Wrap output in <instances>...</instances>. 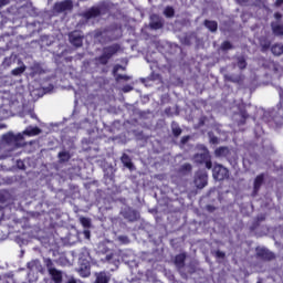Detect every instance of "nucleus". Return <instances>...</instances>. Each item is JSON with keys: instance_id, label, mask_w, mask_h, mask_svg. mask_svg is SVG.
Returning a JSON list of instances; mask_svg holds the SVG:
<instances>
[{"instance_id": "9b49d317", "label": "nucleus", "mask_w": 283, "mask_h": 283, "mask_svg": "<svg viewBox=\"0 0 283 283\" xmlns=\"http://www.w3.org/2000/svg\"><path fill=\"white\" fill-rule=\"evenodd\" d=\"M262 185H264V175H259L254 179L252 196H258Z\"/></svg>"}, {"instance_id": "f3484780", "label": "nucleus", "mask_w": 283, "mask_h": 283, "mask_svg": "<svg viewBox=\"0 0 283 283\" xmlns=\"http://www.w3.org/2000/svg\"><path fill=\"white\" fill-rule=\"evenodd\" d=\"M24 136H39L41 134V128L29 126L23 130Z\"/></svg>"}, {"instance_id": "864d4df0", "label": "nucleus", "mask_w": 283, "mask_h": 283, "mask_svg": "<svg viewBox=\"0 0 283 283\" xmlns=\"http://www.w3.org/2000/svg\"><path fill=\"white\" fill-rule=\"evenodd\" d=\"M216 255H217L218 258H221V259H222V258H224L226 254H224V252H222V251H217V252H216Z\"/></svg>"}, {"instance_id": "c03bdc74", "label": "nucleus", "mask_w": 283, "mask_h": 283, "mask_svg": "<svg viewBox=\"0 0 283 283\" xmlns=\"http://www.w3.org/2000/svg\"><path fill=\"white\" fill-rule=\"evenodd\" d=\"M23 136H25V134H23V133H19L18 135H14V137H15V146L19 145L20 140H23Z\"/></svg>"}, {"instance_id": "5701e85b", "label": "nucleus", "mask_w": 283, "mask_h": 283, "mask_svg": "<svg viewBox=\"0 0 283 283\" xmlns=\"http://www.w3.org/2000/svg\"><path fill=\"white\" fill-rule=\"evenodd\" d=\"M271 52L272 54H274V56H281V54H283V44L282 43L274 44L271 48Z\"/></svg>"}, {"instance_id": "603ef678", "label": "nucleus", "mask_w": 283, "mask_h": 283, "mask_svg": "<svg viewBox=\"0 0 283 283\" xmlns=\"http://www.w3.org/2000/svg\"><path fill=\"white\" fill-rule=\"evenodd\" d=\"M118 70H125V67H123L122 65H116L114 67V74H116L118 72Z\"/></svg>"}, {"instance_id": "49530a36", "label": "nucleus", "mask_w": 283, "mask_h": 283, "mask_svg": "<svg viewBox=\"0 0 283 283\" xmlns=\"http://www.w3.org/2000/svg\"><path fill=\"white\" fill-rule=\"evenodd\" d=\"M122 90H123L124 93L127 94V92H132V90H134V87L130 86V85H126V86H124Z\"/></svg>"}, {"instance_id": "680f3d73", "label": "nucleus", "mask_w": 283, "mask_h": 283, "mask_svg": "<svg viewBox=\"0 0 283 283\" xmlns=\"http://www.w3.org/2000/svg\"><path fill=\"white\" fill-rule=\"evenodd\" d=\"M262 0H250V3H260Z\"/></svg>"}, {"instance_id": "6e6d98bb", "label": "nucleus", "mask_w": 283, "mask_h": 283, "mask_svg": "<svg viewBox=\"0 0 283 283\" xmlns=\"http://www.w3.org/2000/svg\"><path fill=\"white\" fill-rule=\"evenodd\" d=\"M84 238L90 240V230H84Z\"/></svg>"}, {"instance_id": "6e6552de", "label": "nucleus", "mask_w": 283, "mask_h": 283, "mask_svg": "<svg viewBox=\"0 0 283 283\" xmlns=\"http://www.w3.org/2000/svg\"><path fill=\"white\" fill-rule=\"evenodd\" d=\"M73 8L74 4L72 0H64L54 4L55 12H67V10H72Z\"/></svg>"}, {"instance_id": "09e8293b", "label": "nucleus", "mask_w": 283, "mask_h": 283, "mask_svg": "<svg viewBox=\"0 0 283 283\" xmlns=\"http://www.w3.org/2000/svg\"><path fill=\"white\" fill-rule=\"evenodd\" d=\"M189 136H184L182 138H181V145H187V143H189Z\"/></svg>"}, {"instance_id": "e433bc0d", "label": "nucleus", "mask_w": 283, "mask_h": 283, "mask_svg": "<svg viewBox=\"0 0 283 283\" xmlns=\"http://www.w3.org/2000/svg\"><path fill=\"white\" fill-rule=\"evenodd\" d=\"M64 283H77L76 279L73 275H69L67 273L64 275Z\"/></svg>"}, {"instance_id": "a18cd8bd", "label": "nucleus", "mask_w": 283, "mask_h": 283, "mask_svg": "<svg viewBox=\"0 0 283 283\" xmlns=\"http://www.w3.org/2000/svg\"><path fill=\"white\" fill-rule=\"evenodd\" d=\"M181 171H184V172H189V171H191V165H190V164H184V165L181 166Z\"/></svg>"}, {"instance_id": "a19ab883", "label": "nucleus", "mask_w": 283, "mask_h": 283, "mask_svg": "<svg viewBox=\"0 0 283 283\" xmlns=\"http://www.w3.org/2000/svg\"><path fill=\"white\" fill-rule=\"evenodd\" d=\"M148 81H160V75L158 73H151L148 76Z\"/></svg>"}, {"instance_id": "b1692460", "label": "nucleus", "mask_w": 283, "mask_h": 283, "mask_svg": "<svg viewBox=\"0 0 283 283\" xmlns=\"http://www.w3.org/2000/svg\"><path fill=\"white\" fill-rule=\"evenodd\" d=\"M2 139L8 143V145H17V137L13 133H9L2 136Z\"/></svg>"}, {"instance_id": "79ce46f5", "label": "nucleus", "mask_w": 283, "mask_h": 283, "mask_svg": "<svg viewBox=\"0 0 283 283\" xmlns=\"http://www.w3.org/2000/svg\"><path fill=\"white\" fill-rule=\"evenodd\" d=\"M221 48L222 50H232L233 45L231 44V42L226 41L222 43Z\"/></svg>"}, {"instance_id": "72a5a7b5", "label": "nucleus", "mask_w": 283, "mask_h": 283, "mask_svg": "<svg viewBox=\"0 0 283 283\" xmlns=\"http://www.w3.org/2000/svg\"><path fill=\"white\" fill-rule=\"evenodd\" d=\"M80 222L85 229H90V227H92V221L85 217H81Z\"/></svg>"}, {"instance_id": "ea45409f", "label": "nucleus", "mask_w": 283, "mask_h": 283, "mask_svg": "<svg viewBox=\"0 0 283 283\" xmlns=\"http://www.w3.org/2000/svg\"><path fill=\"white\" fill-rule=\"evenodd\" d=\"M209 138H210V143H212V145H218L220 143V139L216 136H213V134L209 133Z\"/></svg>"}, {"instance_id": "393cba45", "label": "nucleus", "mask_w": 283, "mask_h": 283, "mask_svg": "<svg viewBox=\"0 0 283 283\" xmlns=\"http://www.w3.org/2000/svg\"><path fill=\"white\" fill-rule=\"evenodd\" d=\"M205 25L210 32H217L218 31V22L211 21V20H206Z\"/></svg>"}, {"instance_id": "3c124183", "label": "nucleus", "mask_w": 283, "mask_h": 283, "mask_svg": "<svg viewBox=\"0 0 283 283\" xmlns=\"http://www.w3.org/2000/svg\"><path fill=\"white\" fill-rule=\"evenodd\" d=\"M10 3V0H0V8H3V6H8Z\"/></svg>"}, {"instance_id": "052dcab7", "label": "nucleus", "mask_w": 283, "mask_h": 283, "mask_svg": "<svg viewBox=\"0 0 283 283\" xmlns=\"http://www.w3.org/2000/svg\"><path fill=\"white\" fill-rule=\"evenodd\" d=\"M274 17H275V19H282V14H280V13H275Z\"/></svg>"}, {"instance_id": "8fccbe9b", "label": "nucleus", "mask_w": 283, "mask_h": 283, "mask_svg": "<svg viewBox=\"0 0 283 283\" xmlns=\"http://www.w3.org/2000/svg\"><path fill=\"white\" fill-rule=\"evenodd\" d=\"M17 165L19 169H25V165L23 164V161L18 160Z\"/></svg>"}, {"instance_id": "bb28decb", "label": "nucleus", "mask_w": 283, "mask_h": 283, "mask_svg": "<svg viewBox=\"0 0 283 283\" xmlns=\"http://www.w3.org/2000/svg\"><path fill=\"white\" fill-rule=\"evenodd\" d=\"M171 132H172L174 136L176 138H178V136H180V134H182V128H180V125H178V123L172 122L171 123Z\"/></svg>"}, {"instance_id": "dca6fc26", "label": "nucleus", "mask_w": 283, "mask_h": 283, "mask_svg": "<svg viewBox=\"0 0 283 283\" xmlns=\"http://www.w3.org/2000/svg\"><path fill=\"white\" fill-rule=\"evenodd\" d=\"M101 15V9L99 8H92L91 10L86 11L84 13L85 19H94L96 17Z\"/></svg>"}, {"instance_id": "2eb2a0df", "label": "nucleus", "mask_w": 283, "mask_h": 283, "mask_svg": "<svg viewBox=\"0 0 283 283\" xmlns=\"http://www.w3.org/2000/svg\"><path fill=\"white\" fill-rule=\"evenodd\" d=\"M185 260H187V254H185V253L178 254L175 258V264H176L177 269L185 268Z\"/></svg>"}, {"instance_id": "cd10ccee", "label": "nucleus", "mask_w": 283, "mask_h": 283, "mask_svg": "<svg viewBox=\"0 0 283 283\" xmlns=\"http://www.w3.org/2000/svg\"><path fill=\"white\" fill-rule=\"evenodd\" d=\"M272 30H273L274 34H276L277 36L283 35V24L273 22Z\"/></svg>"}, {"instance_id": "5fc2aeb1", "label": "nucleus", "mask_w": 283, "mask_h": 283, "mask_svg": "<svg viewBox=\"0 0 283 283\" xmlns=\"http://www.w3.org/2000/svg\"><path fill=\"white\" fill-rule=\"evenodd\" d=\"M118 240L120 241V242H127V237H125V235H120V237H118Z\"/></svg>"}, {"instance_id": "4468645a", "label": "nucleus", "mask_w": 283, "mask_h": 283, "mask_svg": "<svg viewBox=\"0 0 283 283\" xmlns=\"http://www.w3.org/2000/svg\"><path fill=\"white\" fill-rule=\"evenodd\" d=\"M95 283H108L109 274L107 272L95 273Z\"/></svg>"}, {"instance_id": "1a4fd4ad", "label": "nucleus", "mask_w": 283, "mask_h": 283, "mask_svg": "<svg viewBox=\"0 0 283 283\" xmlns=\"http://www.w3.org/2000/svg\"><path fill=\"white\" fill-rule=\"evenodd\" d=\"M69 41L75 48H81L83 45V35L77 31L71 32L69 34Z\"/></svg>"}, {"instance_id": "de8ad7c7", "label": "nucleus", "mask_w": 283, "mask_h": 283, "mask_svg": "<svg viewBox=\"0 0 283 283\" xmlns=\"http://www.w3.org/2000/svg\"><path fill=\"white\" fill-rule=\"evenodd\" d=\"M256 220H258V222H264V220H266V216H264V214H259L258 217H256Z\"/></svg>"}, {"instance_id": "0e129e2a", "label": "nucleus", "mask_w": 283, "mask_h": 283, "mask_svg": "<svg viewBox=\"0 0 283 283\" xmlns=\"http://www.w3.org/2000/svg\"><path fill=\"white\" fill-rule=\"evenodd\" d=\"M0 202H3V197L0 196Z\"/></svg>"}, {"instance_id": "6ab92c4d", "label": "nucleus", "mask_w": 283, "mask_h": 283, "mask_svg": "<svg viewBox=\"0 0 283 283\" xmlns=\"http://www.w3.org/2000/svg\"><path fill=\"white\" fill-rule=\"evenodd\" d=\"M231 151L229 150V147H219L214 150L216 156L219 158H227Z\"/></svg>"}, {"instance_id": "69168bd1", "label": "nucleus", "mask_w": 283, "mask_h": 283, "mask_svg": "<svg viewBox=\"0 0 283 283\" xmlns=\"http://www.w3.org/2000/svg\"><path fill=\"white\" fill-rule=\"evenodd\" d=\"M258 283H262V281H259Z\"/></svg>"}, {"instance_id": "aec40b11", "label": "nucleus", "mask_w": 283, "mask_h": 283, "mask_svg": "<svg viewBox=\"0 0 283 283\" xmlns=\"http://www.w3.org/2000/svg\"><path fill=\"white\" fill-rule=\"evenodd\" d=\"M29 271H41V261L32 260L27 264Z\"/></svg>"}, {"instance_id": "13d9d810", "label": "nucleus", "mask_w": 283, "mask_h": 283, "mask_svg": "<svg viewBox=\"0 0 283 283\" xmlns=\"http://www.w3.org/2000/svg\"><path fill=\"white\" fill-rule=\"evenodd\" d=\"M282 3H283V0H276L275 6H277V8H280V6H282Z\"/></svg>"}, {"instance_id": "39448f33", "label": "nucleus", "mask_w": 283, "mask_h": 283, "mask_svg": "<svg viewBox=\"0 0 283 283\" xmlns=\"http://www.w3.org/2000/svg\"><path fill=\"white\" fill-rule=\"evenodd\" d=\"M277 92H279V96H280V103H279V108H277L276 115H274L273 120L276 124V126H280L283 123V90H282V87H279Z\"/></svg>"}, {"instance_id": "ddd939ff", "label": "nucleus", "mask_w": 283, "mask_h": 283, "mask_svg": "<svg viewBox=\"0 0 283 283\" xmlns=\"http://www.w3.org/2000/svg\"><path fill=\"white\" fill-rule=\"evenodd\" d=\"M17 63V54H11L10 56L4 57L2 62V67L8 70V67H12Z\"/></svg>"}, {"instance_id": "f704fd0d", "label": "nucleus", "mask_w": 283, "mask_h": 283, "mask_svg": "<svg viewBox=\"0 0 283 283\" xmlns=\"http://www.w3.org/2000/svg\"><path fill=\"white\" fill-rule=\"evenodd\" d=\"M164 14L165 17H168V19H171V17L175 14V11L171 7H166Z\"/></svg>"}, {"instance_id": "2f4dec72", "label": "nucleus", "mask_w": 283, "mask_h": 283, "mask_svg": "<svg viewBox=\"0 0 283 283\" xmlns=\"http://www.w3.org/2000/svg\"><path fill=\"white\" fill-rule=\"evenodd\" d=\"M224 80L229 81L230 83H240V76H238V75L226 74Z\"/></svg>"}, {"instance_id": "7c9ffc66", "label": "nucleus", "mask_w": 283, "mask_h": 283, "mask_svg": "<svg viewBox=\"0 0 283 283\" xmlns=\"http://www.w3.org/2000/svg\"><path fill=\"white\" fill-rule=\"evenodd\" d=\"M25 72V65H22L20 67H15L11 71L12 76H21Z\"/></svg>"}, {"instance_id": "c756f323", "label": "nucleus", "mask_w": 283, "mask_h": 283, "mask_svg": "<svg viewBox=\"0 0 283 283\" xmlns=\"http://www.w3.org/2000/svg\"><path fill=\"white\" fill-rule=\"evenodd\" d=\"M237 65L239 70H245L247 69V59L244 56L237 57Z\"/></svg>"}, {"instance_id": "c85d7f7f", "label": "nucleus", "mask_w": 283, "mask_h": 283, "mask_svg": "<svg viewBox=\"0 0 283 283\" xmlns=\"http://www.w3.org/2000/svg\"><path fill=\"white\" fill-rule=\"evenodd\" d=\"M260 45L262 48V52H266V50L271 48V41H269L266 38H261Z\"/></svg>"}, {"instance_id": "c9c22d12", "label": "nucleus", "mask_w": 283, "mask_h": 283, "mask_svg": "<svg viewBox=\"0 0 283 283\" xmlns=\"http://www.w3.org/2000/svg\"><path fill=\"white\" fill-rule=\"evenodd\" d=\"M114 260V253H112V250L106 253L104 258H102V262H112Z\"/></svg>"}, {"instance_id": "4be33fe9", "label": "nucleus", "mask_w": 283, "mask_h": 283, "mask_svg": "<svg viewBox=\"0 0 283 283\" xmlns=\"http://www.w3.org/2000/svg\"><path fill=\"white\" fill-rule=\"evenodd\" d=\"M77 273L81 275V277H90L92 272H91L90 265H82L77 270Z\"/></svg>"}, {"instance_id": "0eeeda50", "label": "nucleus", "mask_w": 283, "mask_h": 283, "mask_svg": "<svg viewBox=\"0 0 283 283\" xmlns=\"http://www.w3.org/2000/svg\"><path fill=\"white\" fill-rule=\"evenodd\" d=\"M193 159L195 163H198L199 165H202V163H205L208 169H211V167H213V165L211 164V158L209 157V153L207 151L195 155Z\"/></svg>"}, {"instance_id": "37998d69", "label": "nucleus", "mask_w": 283, "mask_h": 283, "mask_svg": "<svg viewBox=\"0 0 283 283\" xmlns=\"http://www.w3.org/2000/svg\"><path fill=\"white\" fill-rule=\"evenodd\" d=\"M129 78H132V77H129L127 75H123V74L116 75V81H129Z\"/></svg>"}, {"instance_id": "473e14b6", "label": "nucleus", "mask_w": 283, "mask_h": 283, "mask_svg": "<svg viewBox=\"0 0 283 283\" xmlns=\"http://www.w3.org/2000/svg\"><path fill=\"white\" fill-rule=\"evenodd\" d=\"M109 249L107 248V245L101 243L97 248V253H101L102 255H105L107 253H109Z\"/></svg>"}, {"instance_id": "20e7f679", "label": "nucleus", "mask_w": 283, "mask_h": 283, "mask_svg": "<svg viewBox=\"0 0 283 283\" xmlns=\"http://www.w3.org/2000/svg\"><path fill=\"white\" fill-rule=\"evenodd\" d=\"M212 176L214 180H224L229 178V169L224 168V166L217 164L212 169Z\"/></svg>"}, {"instance_id": "f257e3e1", "label": "nucleus", "mask_w": 283, "mask_h": 283, "mask_svg": "<svg viewBox=\"0 0 283 283\" xmlns=\"http://www.w3.org/2000/svg\"><path fill=\"white\" fill-rule=\"evenodd\" d=\"M44 262H45V266H46V270L49 271V275H50L51 280L54 283H63V280L65 279L66 273L59 269H55L54 262H52L51 259H45Z\"/></svg>"}, {"instance_id": "bf43d9fd", "label": "nucleus", "mask_w": 283, "mask_h": 283, "mask_svg": "<svg viewBox=\"0 0 283 283\" xmlns=\"http://www.w3.org/2000/svg\"><path fill=\"white\" fill-rule=\"evenodd\" d=\"M251 0H238L239 3H249Z\"/></svg>"}, {"instance_id": "4d7b16f0", "label": "nucleus", "mask_w": 283, "mask_h": 283, "mask_svg": "<svg viewBox=\"0 0 283 283\" xmlns=\"http://www.w3.org/2000/svg\"><path fill=\"white\" fill-rule=\"evenodd\" d=\"M207 120V117H201L200 118V122H199V125H205V122Z\"/></svg>"}, {"instance_id": "e2e57ef3", "label": "nucleus", "mask_w": 283, "mask_h": 283, "mask_svg": "<svg viewBox=\"0 0 283 283\" xmlns=\"http://www.w3.org/2000/svg\"><path fill=\"white\" fill-rule=\"evenodd\" d=\"M30 116H31V118H36V114H34V113H31Z\"/></svg>"}, {"instance_id": "a211bd4d", "label": "nucleus", "mask_w": 283, "mask_h": 283, "mask_svg": "<svg viewBox=\"0 0 283 283\" xmlns=\"http://www.w3.org/2000/svg\"><path fill=\"white\" fill-rule=\"evenodd\" d=\"M59 163H70L72 155L69 150H62L57 154Z\"/></svg>"}, {"instance_id": "423d86ee", "label": "nucleus", "mask_w": 283, "mask_h": 283, "mask_svg": "<svg viewBox=\"0 0 283 283\" xmlns=\"http://www.w3.org/2000/svg\"><path fill=\"white\" fill-rule=\"evenodd\" d=\"M208 180H209V175H207V171L199 170L195 177V185L198 189H205V187H207Z\"/></svg>"}, {"instance_id": "58836bf2", "label": "nucleus", "mask_w": 283, "mask_h": 283, "mask_svg": "<svg viewBox=\"0 0 283 283\" xmlns=\"http://www.w3.org/2000/svg\"><path fill=\"white\" fill-rule=\"evenodd\" d=\"M254 134L258 137L262 136L264 134V129L262 128V126L256 125L255 128H254Z\"/></svg>"}, {"instance_id": "a878e982", "label": "nucleus", "mask_w": 283, "mask_h": 283, "mask_svg": "<svg viewBox=\"0 0 283 283\" xmlns=\"http://www.w3.org/2000/svg\"><path fill=\"white\" fill-rule=\"evenodd\" d=\"M120 160L124 167H126L127 169H132L134 167V164H132V158H129L127 154H124Z\"/></svg>"}, {"instance_id": "f8f14e48", "label": "nucleus", "mask_w": 283, "mask_h": 283, "mask_svg": "<svg viewBox=\"0 0 283 283\" xmlns=\"http://www.w3.org/2000/svg\"><path fill=\"white\" fill-rule=\"evenodd\" d=\"M256 255H258V258H261L262 260H273V258H274L272 252L269 251L266 248L256 249Z\"/></svg>"}, {"instance_id": "4c0bfd02", "label": "nucleus", "mask_w": 283, "mask_h": 283, "mask_svg": "<svg viewBox=\"0 0 283 283\" xmlns=\"http://www.w3.org/2000/svg\"><path fill=\"white\" fill-rule=\"evenodd\" d=\"M240 116L242 119L240 120L239 125H244V122L247 120V118H249V114H247V111H241Z\"/></svg>"}, {"instance_id": "f03ea898", "label": "nucleus", "mask_w": 283, "mask_h": 283, "mask_svg": "<svg viewBox=\"0 0 283 283\" xmlns=\"http://www.w3.org/2000/svg\"><path fill=\"white\" fill-rule=\"evenodd\" d=\"M120 51V45L118 44H113L108 48H105L103 51V54L96 59L101 65H107L109 63V59L114 56V54L118 53Z\"/></svg>"}, {"instance_id": "7ed1b4c3", "label": "nucleus", "mask_w": 283, "mask_h": 283, "mask_svg": "<svg viewBox=\"0 0 283 283\" xmlns=\"http://www.w3.org/2000/svg\"><path fill=\"white\" fill-rule=\"evenodd\" d=\"M120 216H123L124 220H127V222H137V220L140 219L138 210H135L132 207L123 208L120 210Z\"/></svg>"}, {"instance_id": "412c9836", "label": "nucleus", "mask_w": 283, "mask_h": 283, "mask_svg": "<svg viewBox=\"0 0 283 283\" xmlns=\"http://www.w3.org/2000/svg\"><path fill=\"white\" fill-rule=\"evenodd\" d=\"M36 74H45V71L43 70V67L39 63H34L31 66V75L36 76Z\"/></svg>"}, {"instance_id": "9d476101", "label": "nucleus", "mask_w": 283, "mask_h": 283, "mask_svg": "<svg viewBox=\"0 0 283 283\" xmlns=\"http://www.w3.org/2000/svg\"><path fill=\"white\" fill-rule=\"evenodd\" d=\"M151 30H160L163 29L164 22L163 18H159L158 14L150 15V23Z\"/></svg>"}]
</instances>
